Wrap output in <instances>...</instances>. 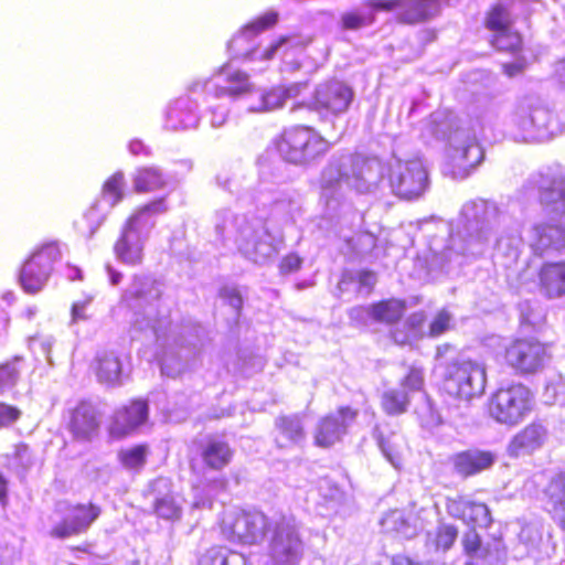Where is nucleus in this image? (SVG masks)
Listing matches in <instances>:
<instances>
[{"label":"nucleus","instance_id":"obj_1","mask_svg":"<svg viewBox=\"0 0 565 565\" xmlns=\"http://www.w3.org/2000/svg\"><path fill=\"white\" fill-rule=\"evenodd\" d=\"M498 207L484 200L466 202L451 230L452 247L459 253L481 256L495 242L499 250L507 254L510 262H516L522 243L520 226L516 223L503 224Z\"/></svg>","mask_w":565,"mask_h":565},{"label":"nucleus","instance_id":"obj_2","mask_svg":"<svg viewBox=\"0 0 565 565\" xmlns=\"http://www.w3.org/2000/svg\"><path fill=\"white\" fill-rule=\"evenodd\" d=\"M214 226L218 235L232 241L237 250L254 264L265 265L276 258L284 247L281 233H273L267 223L254 215L228 209L216 211Z\"/></svg>","mask_w":565,"mask_h":565},{"label":"nucleus","instance_id":"obj_3","mask_svg":"<svg viewBox=\"0 0 565 565\" xmlns=\"http://www.w3.org/2000/svg\"><path fill=\"white\" fill-rule=\"evenodd\" d=\"M422 137L447 140V163L444 172L455 180L468 178L482 162L484 153L475 130L457 120L452 114L436 111L423 122Z\"/></svg>","mask_w":565,"mask_h":565},{"label":"nucleus","instance_id":"obj_4","mask_svg":"<svg viewBox=\"0 0 565 565\" xmlns=\"http://www.w3.org/2000/svg\"><path fill=\"white\" fill-rule=\"evenodd\" d=\"M384 167L377 158L359 154H334L323 169L320 179L322 196L335 199L345 190L370 192L383 178Z\"/></svg>","mask_w":565,"mask_h":565},{"label":"nucleus","instance_id":"obj_5","mask_svg":"<svg viewBox=\"0 0 565 565\" xmlns=\"http://www.w3.org/2000/svg\"><path fill=\"white\" fill-rule=\"evenodd\" d=\"M277 20L278 14L274 11L266 12L262 17L255 19L232 39L230 49L250 62H268L279 53L284 65L282 71H298L301 66L299 56L310 43V39L302 35L294 34L280 36L278 40L271 42L265 47H253L241 53L245 42L250 41L262 31L273 26Z\"/></svg>","mask_w":565,"mask_h":565},{"label":"nucleus","instance_id":"obj_6","mask_svg":"<svg viewBox=\"0 0 565 565\" xmlns=\"http://www.w3.org/2000/svg\"><path fill=\"white\" fill-rule=\"evenodd\" d=\"M161 295V284L142 275H135L121 295V302L134 311L132 327L139 331H150L157 339L164 337L170 327L169 316L159 315L157 302Z\"/></svg>","mask_w":565,"mask_h":565},{"label":"nucleus","instance_id":"obj_7","mask_svg":"<svg viewBox=\"0 0 565 565\" xmlns=\"http://www.w3.org/2000/svg\"><path fill=\"white\" fill-rule=\"evenodd\" d=\"M166 211L164 200L159 199L140 207L126 221L114 247L120 262L130 266L141 264L145 244L156 225V215Z\"/></svg>","mask_w":565,"mask_h":565},{"label":"nucleus","instance_id":"obj_8","mask_svg":"<svg viewBox=\"0 0 565 565\" xmlns=\"http://www.w3.org/2000/svg\"><path fill=\"white\" fill-rule=\"evenodd\" d=\"M534 397L523 384L500 387L490 398L489 414L498 424L514 427L532 412Z\"/></svg>","mask_w":565,"mask_h":565},{"label":"nucleus","instance_id":"obj_9","mask_svg":"<svg viewBox=\"0 0 565 565\" xmlns=\"http://www.w3.org/2000/svg\"><path fill=\"white\" fill-rule=\"evenodd\" d=\"M330 142L316 130L306 126L291 127L282 134L277 149L284 160L295 164H306L323 156Z\"/></svg>","mask_w":565,"mask_h":565},{"label":"nucleus","instance_id":"obj_10","mask_svg":"<svg viewBox=\"0 0 565 565\" xmlns=\"http://www.w3.org/2000/svg\"><path fill=\"white\" fill-rule=\"evenodd\" d=\"M486 382V367L482 363L458 359L447 366L444 387L449 395L469 402L483 394Z\"/></svg>","mask_w":565,"mask_h":565},{"label":"nucleus","instance_id":"obj_11","mask_svg":"<svg viewBox=\"0 0 565 565\" xmlns=\"http://www.w3.org/2000/svg\"><path fill=\"white\" fill-rule=\"evenodd\" d=\"M270 526L271 520L259 511L228 509L221 521L223 536L243 544L260 543L269 534Z\"/></svg>","mask_w":565,"mask_h":565},{"label":"nucleus","instance_id":"obj_12","mask_svg":"<svg viewBox=\"0 0 565 565\" xmlns=\"http://www.w3.org/2000/svg\"><path fill=\"white\" fill-rule=\"evenodd\" d=\"M269 554L276 565H296L303 555L299 525L291 516L271 520Z\"/></svg>","mask_w":565,"mask_h":565},{"label":"nucleus","instance_id":"obj_13","mask_svg":"<svg viewBox=\"0 0 565 565\" xmlns=\"http://www.w3.org/2000/svg\"><path fill=\"white\" fill-rule=\"evenodd\" d=\"M388 181L395 195L413 200L419 198L428 188V172L420 158H394L388 167Z\"/></svg>","mask_w":565,"mask_h":565},{"label":"nucleus","instance_id":"obj_14","mask_svg":"<svg viewBox=\"0 0 565 565\" xmlns=\"http://www.w3.org/2000/svg\"><path fill=\"white\" fill-rule=\"evenodd\" d=\"M512 122L525 134V139L544 141L554 134L551 110L533 98H526L516 105Z\"/></svg>","mask_w":565,"mask_h":565},{"label":"nucleus","instance_id":"obj_15","mask_svg":"<svg viewBox=\"0 0 565 565\" xmlns=\"http://www.w3.org/2000/svg\"><path fill=\"white\" fill-rule=\"evenodd\" d=\"M62 248L57 243H49L36 249L24 263L20 273V282L29 294L40 291L47 282L53 265L61 260Z\"/></svg>","mask_w":565,"mask_h":565},{"label":"nucleus","instance_id":"obj_16","mask_svg":"<svg viewBox=\"0 0 565 565\" xmlns=\"http://www.w3.org/2000/svg\"><path fill=\"white\" fill-rule=\"evenodd\" d=\"M125 184L122 172H116L105 181L100 196L84 213V220L90 235L100 227L111 210L124 199Z\"/></svg>","mask_w":565,"mask_h":565},{"label":"nucleus","instance_id":"obj_17","mask_svg":"<svg viewBox=\"0 0 565 565\" xmlns=\"http://www.w3.org/2000/svg\"><path fill=\"white\" fill-rule=\"evenodd\" d=\"M449 0H372V9L395 11L402 23L416 24L436 17Z\"/></svg>","mask_w":565,"mask_h":565},{"label":"nucleus","instance_id":"obj_18","mask_svg":"<svg viewBox=\"0 0 565 565\" xmlns=\"http://www.w3.org/2000/svg\"><path fill=\"white\" fill-rule=\"evenodd\" d=\"M545 356V347L532 339L516 340L505 351L508 364L521 373L537 371L543 365Z\"/></svg>","mask_w":565,"mask_h":565},{"label":"nucleus","instance_id":"obj_19","mask_svg":"<svg viewBox=\"0 0 565 565\" xmlns=\"http://www.w3.org/2000/svg\"><path fill=\"white\" fill-rule=\"evenodd\" d=\"M353 95L352 88L342 82L321 84L316 89L313 109L319 114H342L348 110Z\"/></svg>","mask_w":565,"mask_h":565},{"label":"nucleus","instance_id":"obj_20","mask_svg":"<svg viewBox=\"0 0 565 565\" xmlns=\"http://www.w3.org/2000/svg\"><path fill=\"white\" fill-rule=\"evenodd\" d=\"M487 28L493 32L492 45L500 51L516 53L521 49V36L512 30L510 14L502 4H497L487 18Z\"/></svg>","mask_w":565,"mask_h":565},{"label":"nucleus","instance_id":"obj_21","mask_svg":"<svg viewBox=\"0 0 565 565\" xmlns=\"http://www.w3.org/2000/svg\"><path fill=\"white\" fill-rule=\"evenodd\" d=\"M542 205L556 214L565 213V172L540 174L535 179Z\"/></svg>","mask_w":565,"mask_h":565},{"label":"nucleus","instance_id":"obj_22","mask_svg":"<svg viewBox=\"0 0 565 565\" xmlns=\"http://www.w3.org/2000/svg\"><path fill=\"white\" fill-rule=\"evenodd\" d=\"M100 510L94 504H78L72 507L64 520L54 525L51 535L57 539H66L85 532L98 518Z\"/></svg>","mask_w":565,"mask_h":565},{"label":"nucleus","instance_id":"obj_23","mask_svg":"<svg viewBox=\"0 0 565 565\" xmlns=\"http://www.w3.org/2000/svg\"><path fill=\"white\" fill-rule=\"evenodd\" d=\"M356 413L350 407H341L337 413L322 418L317 427L316 444L330 447L339 441L354 422Z\"/></svg>","mask_w":565,"mask_h":565},{"label":"nucleus","instance_id":"obj_24","mask_svg":"<svg viewBox=\"0 0 565 565\" xmlns=\"http://www.w3.org/2000/svg\"><path fill=\"white\" fill-rule=\"evenodd\" d=\"M446 509L450 516L461 520L468 525L487 527L492 522L488 507L484 503L471 500L469 497L449 498Z\"/></svg>","mask_w":565,"mask_h":565},{"label":"nucleus","instance_id":"obj_25","mask_svg":"<svg viewBox=\"0 0 565 565\" xmlns=\"http://www.w3.org/2000/svg\"><path fill=\"white\" fill-rule=\"evenodd\" d=\"M546 438L547 428L542 423L533 422L510 439L507 452L514 458L531 455L544 445Z\"/></svg>","mask_w":565,"mask_h":565},{"label":"nucleus","instance_id":"obj_26","mask_svg":"<svg viewBox=\"0 0 565 565\" xmlns=\"http://www.w3.org/2000/svg\"><path fill=\"white\" fill-rule=\"evenodd\" d=\"M306 88L303 83H295L288 87H273L270 89H257L254 98L248 104V111H271L284 106L287 98L296 97Z\"/></svg>","mask_w":565,"mask_h":565},{"label":"nucleus","instance_id":"obj_27","mask_svg":"<svg viewBox=\"0 0 565 565\" xmlns=\"http://www.w3.org/2000/svg\"><path fill=\"white\" fill-rule=\"evenodd\" d=\"M154 495V511L158 516L166 520L179 519L182 512V499L172 489V483L167 478H158L151 483Z\"/></svg>","mask_w":565,"mask_h":565},{"label":"nucleus","instance_id":"obj_28","mask_svg":"<svg viewBox=\"0 0 565 565\" xmlns=\"http://www.w3.org/2000/svg\"><path fill=\"white\" fill-rule=\"evenodd\" d=\"M148 405L145 401H134L130 405L119 408L113 418L110 434L121 438L146 423Z\"/></svg>","mask_w":565,"mask_h":565},{"label":"nucleus","instance_id":"obj_29","mask_svg":"<svg viewBox=\"0 0 565 565\" xmlns=\"http://www.w3.org/2000/svg\"><path fill=\"white\" fill-rule=\"evenodd\" d=\"M529 243L537 254L565 249V230L555 224H536L531 230Z\"/></svg>","mask_w":565,"mask_h":565},{"label":"nucleus","instance_id":"obj_30","mask_svg":"<svg viewBox=\"0 0 565 565\" xmlns=\"http://www.w3.org/2000/svg\"><path fill=\"white\" fill-rule=\"evenodd\" d=\"M196 108L198 104L191 96L177 98L167 111V127L171 130L195 128L199 124Z\"/></svg>","mask_w":565,"mask_h":565},{"label":"nucleus","instance_id":"obj_31","mask_svg":"<svg viewBox=\"0 0 565 565\" xmlns=\"http://www.w3.org/2000/svg\"><path fill=\"white\" fill-rule=\"evenodd\" d=\"M260 201L271 206L274 216H281L285 222L294 221L300 210V203L294 193L278 189H262Z\"/></svg>","mask_w":565,"mask_h":565},{"label":"nucleus","instance_id":"obj_32","mask_svg":"<svg viewBox=\"0 0 565 565\" xmlns=\"http://www.w3.org/2000/svg\"><path fill=\"white\" fill-rule=\"evenodd\" d=\"M221 75L227 84L225 87L216 88V96L227 95L234 99L246 97L249 102L254 98L256 92L255 85L250 82L247 73L226 66L221 70Z\"/></svg>","mask_w":565,"mask_h":565},{"label":"nucleus","instance_id":"obj_33","mask_svg":"<svg viewBox=\"0 0 565 565\" xmlns=\"http://www.w3.org/2000/svg\"><path fill=\"white\" fill-rule=\"evenodd\" d=\"M495 458L491 451L472 449L457 454L452 461L457 473L469 477L490 468L495 462Z\"/></svg>","mask_w":565,"mask_h":565},{"label":"nucleus","instance_id":"obj_34","mask_svg":"<svg viewBox=\"0 0 565 565\" xmlns=\"http://www.w3.org/2000/svg\"><path fill=\"white\" fill-rule=\"evenodd\" d=\"M541 292L550 299L565 295V262L546 263L539 271Z\"/></svg>","mask_w":565,"mask_h":565},{"label":"nucleus","instance_id":"obj_35","mask_svg":"<svg viewBox=\"0 0 565 565\" xmlns=\"http://www.w3.org/2000/svg\"><path fill=\"white\" fill-rule=\"evenodd\" d=\"M381 525L383 531L394 533L402 539H413L417 535L420 524L417 518L412 512L402 510H393L386 513Z\"/></svg>","mask_w":565,"mask_h":565},{"label":"nucleus","instance_id":"obj_36","mask_svg":"<svg viewBox=\"0 0 565 565\" xmlns=\"http://www.w3.org/2000/svg\"><path fill=\"white\" fill-rule=\"evenodd\" d=\"M98 422L92 404L81 402L72 412L70 428L76 438L88 439L97 430Z\"/></svg>","mask_w":565,"mask_h":565},{"label":"nucleus","instance_id":"obj_37","mask_svg":"<svg viewBox=\"0 0 565 565\" xmlns=\"http://www.w3.org/2000/svg\"><path fill=\"white\" fill-rule=\"evenodd\" d=\"M94 370L100 383L111 386L121 384V361L114 351L99 352L95 359Z\"/></svg>","mask_w":565,"mask_h":565},{"label":"nucleus","instance_id":"obj_38","mask_svg":"<svg viewBox=\"0 0 565 565\" xmlns=\"http://www.w3.org/2000/svg\"><path fill=\"white\" fill-rule=\"evenodd\" d=\"M276 443L280 448H288L300 444L303 438V428L297 416H282L276 422Z\"/></svg>","mask_w":565,"mask_h":565},{"label":"nucleus","instance_id":"obj_39","mask_svg":"<svg viewBox=\"0 0 565 565\" xmlns=\"http://www.w3.org/2000/svg\"><path fill=\"white\" fill-rule=\"evenodd\" d=\"M424 324L425 316L422 312H415L403 323V329L398 328L392 332V338L397 344H412L424 337Z\"/></svg>","mask_w":565,"mask_h":565},{"label":"nucleus","instance_id":"obj_40","mask_svg":"<svg viewBox=\"0 0 565 565\" xmlns=\"http://www.w3.org/2000/svg\"><path fill=\"white\" fill-rule=\"evenodd\" d=\"M167 179L158 167L139 168L134 175V186L137 192H152L162 189Z\"/></svg>","mask_w":565,"mask_h":565},{"label":"nucleus","instance_id":"obj_41","mask_svg":"<svg viewBox=\"0 0 565 565\" xmlns=\"http://www.w3.org/2000/svg\"><path fill=\"white\" fill-rule=\"evenodd\" d=\"M22 370L21 359H14L0 365V397H17L15 386L19 382Z\"/></svg>","mask_w":565,"mask_h":565},{"label":"nucleus","instance_id":"obj_42","mask_svg":"<svg viewBox=\"0 0 565 565\" xmlns=\"http://www.w3.org/2000/svg\"><path fill=\"white\" fill-rule=\"evenodd\" d=\"M202 457L204 462L212 469H222L230 462L232 451L226 443L212 439L205 446Z\"/></svg>","mask_w":565,"mask_h":565},{"label":"nucleus","instance_id":"obj_43","mask_svg":"<svg viewBox=\"0 0 565 565\" xmlns=\"http://www.w3.org/2000/svg\"><path fill=\"white\" fill-rule=\"evenodd\" d=\"M430 250L435 253L433 262L439 265L443 269H445L448 273L456 267L462 266L465 260H469L477 257L468 255L467 253H459L458 255L459 248L452 247L451 237L449 238L448 246L443 252L437 253L434 249V247H430Z\"/></svg>","mask_w":565,"mask_h":565},{"label":"nucleus","instance_id":"obj_44","mask_svg":"<svg viewBox=\"0 0 565 565\" xmlns=\"http://www.w3.org/2000/svg\"><path fill=\"white\" fill-rule=\"evenodd\" d=\"M404 302L397 299L381 301L372 306L373 321L393 323L404 313Z\"/></svg>","mask_w":565,"mask_h":565},{"label":"nucleus","instance_id":"obj_45","mask_svg":"<svg viewBox=\"0 0 565 565\" xmlns=\"http://www.w3.org/2000/svg\"><path fill=\"white\" fill-rule=\"evenodd\" d=\"M548 497L555 518L565 530V472L556 477L550 484Z\"/></svg>","mask_w":565,"mask_h":565},{"label":"nucleus","instance_id":"obj_46","mask_svg":"<svg viewBox=\"0 0 565 565\" xmlns=\"http://www.w3.org/2000/svg\"><path fill=\"white\" fill-rule=\"evenodd\" d=\"M380 447L391 465L399 469L403 465L404 452L406 450L405 440L398 435H392L387 439H381Z\"/></svg>","mask_w":565,"mask_h":565},{"label":"nucleus","instance_id":"obj_47","mask_svg":"<svg viewBox=\"0 0 565 565\" xmlns=\"http://www.w3.org/2000/svg\"><path fill=\"white\" fill-rule=\"evenodd\" d=\"M409 404L408 393L402 390L392 388L382 396V407L390 415L405 413Z\"/></svg>","mask_w":565,"mask_h":565},{"label":"nucleus","instance_id":"obj_48","mask_svg":"<svg viewBox=\"0 0 565 565\" xmlns=\"http://www.w3.org/2000/svg\"><path fill=\"white\" fill-rule=\"evenodd\" d=\"M358 282L359 291H365L369 294L376 282L375 274L372 271H360L358 274L344 273L338 284L339 291L345 292L349 289V285Z\"/></svg>","mask_w":565,"mask_h":565},{"label":"nucleus","instance_id":"obj_49","mask_svg":"<svg viewBox=\"0 0 565 565\" xmlns=\"http://www.w3.org/2000/svg\"><path fill=\"white\" fill-rule=\"evenodd\" d=\"M148 452V447L146 445H137L121 449L118 452V459L126 469L140 470L146 463Z\"/></svg>","mask_w":565,"mask_h":565},{"label":"nucleus","instance_id":"obj_50","mask_svg":"<svg viewBox=\"0 0 565 565\" xmlns=\"http://www.w3.org/2000/svg\"><path fill=\"white\" fill-rule=\"evenodd\" d=\"M371 1L372 0H367L364 3V10L362 12L344 13L341 18L343 28L347 30H358L372 24L375 20L374 12L380 10L372 9L369 4Z\"/></svg>","mask_w":565,"mask_h":565},{"label":"nucleus","instance_id":"obj_51","mask_svg":"<svg viewBox=\"0 0 565 565\" xmlns=\"http://www.w3.org/2000/svg\"><path fill=\"white\" fill-rule=\"evenodd\" d=\"M417 416L423 427L434 428L441 423V416L435 408L430 398L424 397L423 403L416 408Z\"/></svg>","mask_w":565,"mask_h":565},{"label":"nucleus","instance_id":"obj_52","mask_svg":"<svg viewBox=\"0 0 565 565\" xmlns=\"http://www.w3.org/2000/svg\"><path fill=\"white\" fill-rule=\"evenodd\" d=\"M454 326V319L449 311L443 309L437 312L429 324V335L433 338H437L448 330H450Z\"/></svg>","mask_w":565,"mask_h":565},{"label":"nucleus","instance_id":"obj_53","mask_svg":"<svg viewBox=\"0 0 565 565\" xmlns=\"http://www.w3.org/2000/svg\"><path fill=\"white\" fill-rule=\"evenodd\" d=\"M458 535V530L454 525L443 524L437 529L434 543L437 550L447 551L451 547Z\"/></svg>","mask_w":565,"mask_h":565},{"label":"nucleus","instance_id":"obj_54","mask_svg":"<svg viewBox=\"0 0 565 565\" xmlns=\"http://www.w3.org/2000/svg\"><path fill=\"white\" fill-rule=\"evenodd\" d=\"M402 391L408 393V395L413 392H419L424 385V372L423 369L418 366H412L408 373L401 382Z\"/></svg>","mask_w":565,"mask_h":565},{"label":"nucleus","instance_id":"obj_55","mask_svg":"<svg viewBox=\"0 0 565 565\" xmlns=\"http://www.w3.org/2000/svg\"><path fill=\"white\" fill-rule=\"evenodd\" d=\"M186 369L181 356L173 354H166L161 361V373L169 377H175L180 375Z\"/></svg>","mask_w":565,"mask_h":565},{"label":"nucleus","instance_id":"obj_56","mask_svg":"<svg viewBox=\"0 0 565 565\" xmlns=\"http://www.w3.org/2000/svg\"><path fill=\"white\" fill-rule=\"evenodd\" d=\"M216 557L221 565H248L245 555L230 550L226 546H214Z\"/></svg>","mask_w":565,"mask_h":565},{"label":"nucleus","instance_id":"obj_57","mask_svg":"<svg viewBox=\"0 0 565 565\" xmlns=\"http://www.w3.org/2000/svg\"><path fill=\"white\" fill-rule=\"evenodd\" d=\"M21 416L22 412L20 408L4 402H0V428H8L12 426Z\"/></svg>","mask_w":565,"mask_h":565},{"label":"nucleus","instance_id":"obj_58","mask_svg":"<svg viewBox=\"0 0 565 565\" xmlns=\"http://www.w3.org/2000/svg\"><path fill=\"white\" fill-rule=\"evenodd\" d=\"M519 539L529 548L530 552L539 546L542 536L540 531L535 526L525 525L522 527L519 534Z\"/></svg>","mask_w":565,"mask_h":565},{"label":"nucleus","instance_id":"obj_59","mask_svg":"<svg viewBox=\"0 0 565 565\" xmlns=\"http://www.w3.org/2000/svg\"><path fill=\"white\" fill-rule=\"evenodd\" d=\"M53 345V338L50 335H36L30 338V348L33 351L40 349L42 354L50 361V353Z\"/></svg>","mask_w":565,"mask_h":565},{"label":"nucleus","instance_id":"obj_60","mask_svg":"<svg viewBox=\"0 0 565 565\" xmlns=\"http://www.w3.org/2000/svg\"><path fill=\"white\" fill-rule=\"evenodd\" d=\"M93 301V297H85L84 299L77 300L72 306V322L76 323L82 320H86L87 309Z\"/></svg>","mask_w":565,"mask_h":565},{"label":"nucleus","instance_id":"obj_61","mask_svg":"<svg viewBox=\"0 0 565 565\" xmlns=\"http://www.w3.org/2000/svg\"><path fill=\"white\" fill-rule=\"evenodd\" d=\"M211 125L215 128L222 127L228 116V107L225 104H216L210 106Z\"/></svg>","mask_w":565,"mask_h":565},{"label":"nucleus","instance_id":"obj_62","mask_svg":"<svg viewBox=\"0 0 565 565\" xmlns=\"http://www.w3.org/2000/svg\"><path fill=\"white\" fill-rule=\"evenodd\" d=\"M321 495L328 501H339L342 499V491L329 480H323L319 486Z\"/></svg>","mask_w":565,"mask_h":565},{"label":"nucleus","instance_id":"obj_63","mask_svg":"<svg viewBox=\"0 0 565 565\" xmlns=\"http://www.w3.org/2000/svg\"><path fill=\"white\" fill-rule=\"evenodd\" d=\"M351 320L358 323H366L373 320L372 306L371 307H354L349 311Z\"/></svg>","mask_w":565,"mask_h":565},{"label":"nucleus","instance_id":"obj_64","mask_svg":"<svg viewBox=\"0 0 565 565\" xmlns=\"http://www.w3.org/2000/svg\"><path fill=\"white\" fill-rule=\"evenodd\" d=\"M301 259L295 254L287 255L280 263V271L289 274L300 268Z\"/></svg>","mask_w":565,"mask_h":565}]
</instances>
